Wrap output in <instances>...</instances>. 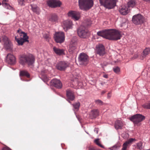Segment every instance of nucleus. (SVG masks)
Segmentation results:
<instances>
[{
    "label": "nucleus",
    "instance_id": "7ed1b4c3",
    "mask_svg": "<svg viewBox=\"0 0 150 150\" xmlns=\"http://www.w3.org/2000/svg\"><path fill=\"white\" fill-rule=\"evenodd\" d=\"M93 0H79V5L80 9L83 11L89 9L93 5Z\"/></svg>",
    "mask_w": 150,
    "mask_h": 150
},
{
    "label": "nucleus",
    "instance_id": "0eeeda50",
    "mask_svg": "<svg viewBox=\"0 0 150 150\" xmlns=\"http://www.w3.org/2000/svg\"><path fill=\"white\" fill-rule=\"evenodd\" d=\"M144 20L143 16L139 14L134 16L132 18L133 23L136 25H139L143 23Z\"/></svg>",
    "mask_w": 150,
    "mask_h": 150
},
{
    "label": "nucleus",
    "instance_id": "f03ea898",
    "mask_svg": "<svg viewBox=\"0 0 150 150\" xmlns=\"http://www.w3.org/2000/svg\"><path fill=\"white\" fill-rule=\"evenodd\" d=\"M34 57L31 54H24L21 55L19 57V63L22 65L26 64L28 66H32L35 62Z\"/></svg>",
    "mask_w": 150,
    "mask_h": 150
},
{
    "label": "nucleus",
    "instance_id": "72a5a7b5",
    "mask_svg": "<svg viewBox=\"0 0 150 150\" xmlns=\"http://www.w3.org/2000/svg\"><path fill=\"white\" fill-rule=\"evenodd\" d=\"M120 146V144H115L112 147L110 148V150H117Z\"/></svg>",
    "mask_w": 150,
    "mask_h": 150
},
{
    "label": "nucleus",
    "instance_id": "ddd939ff",
    "mask_svg": "<svg viewBox=\"0 0 150 150\" xmlns=\"http://www.w3.org/2000/svg\"><path fill=\"white\" fill-rule=\"evenodd\" d=\"M50 85L57 88H61L62 87L61 81L56 79H53L50 82Z\"/></svg>",
    "mask_w": 150,
    "mask_h": 150
},
{
    "label": "nucleus",
    "instance_id": "9d476101",
    "mask_svg": "<svg viewBox=\"0 0 150 150\" xmlns=\"http://www.w3.org/2000/svg\"><path fill=\"white\" fill-rule=\"evenodd\" d=\"M3 40L4 42V47L6 50H11L13 47V45L8 38L4 36L3 37Z\"/></svg>",
    "mask_w": 150,
    "mask_h": 150
},
{
    "label": "nucleus",
    "instance_id": "cd10ccee",
    "mask_svg": "<svg viewBox=\"0 0 150 150\" xmlns=\"http://www.w3.org/2000/svg\"><path fill=\"white\" fill-rule=\"evenodd\" d=\"M20 76H26L27 77H29L30 76V74L26 70H22L20 72Z\"/></svg>",
    "mask_w": 150,
    "mask_h": 150
},
{
    "label": "nucleus",
    "instance_id": "f3484780",
    "mask_svg": "<svg viewBox=\"0 0 150 150\" xmlns=\"http://www.w3.org/2000/svg\"><path fill=\"white\" fill-rule=\"evenodd\" d=\"M135 141V139L130 138L129 139L123 144L122 150H127V149L129 147L133 142Z\"/></svg>",
    "mask_w": 150,
    "mask_h": 150
},
{
    "label": "nucleus",
    "instance_id": "09e8293b",
    "mask_svg": "<svg viewBox=\"0 0 150 150\" xmlns=\"http://www.w3.org/2000/svg\"><path fill=\"white\" fill-rule=\"evenodd\" d=\"M106 92V91H102L101 93V94L103 95Z\"/></svg>",
    "mask_w": 150,
    "mask_h": 150
},
{
    "label": "nucleus",
    "instance_id": "f704fd0d",
    "mask_svg": "<svg viewBox=\"0 0 150 150\" xmlns=\"http://www.w3.org/2000/svg\"><path fill=\"white\" fill-rule=\"evenodd\" d=\"M32 9L33 11L36 13L38 14H39V8L37 6H32Z\"/></svg>",
    "mask_w": 150,
    "mask_h": 150
},
{
    "label": "nucleus",
    "instance_id": "58836bf2",
    "mask_svg": "<svg viewBox=\"0 0 150 150\" xmlns=\"http://www.w3.org/2000/svg\"><path fill=\"white\" fill-rule=\"evenodd\" d=\"M96 103L98 105H103V102L100 100H95Z\"/></svg>",
    "mask_w": 150,
    "mask_h": 150
},
{
    "label": "nucleus",
    "instance_id": "c756f323",
    "mask_svg": "<svg viewBox=\"0 0 150 150\" xmlns=\"http://www.w3.org/2000/svg\"><path fill=\"white\" fill-rule=\"evenodd\" d=\"M128 5L129 7H133L135 5L134 0H130L128 2Z\"/></svg>",
    "mask_w": 150,
    "mask_h": 150
},
{
    "label": "nucleus",
    "instance_id": "6e6552de",
    "mask_svg": "<svg viewBox=\"0 0 150 150\" xmlns=\"http://www.w3.org/2000/svg\"><path fill=\"white\" fill-rule=\"evenodd\" d=\"M88 57L85 53H80L78 57V61L80 64H86L88 62Z\"/></svg>",
    "mask_w": 150,
    "mask_h": 150
},
{
    "label": "nucleus",
    "instance_id": "6e6d98bb",
    "mask_svg": "<svg viewBox=\"0 0 150 150\" xmlns=\"http://www.w3.org/2000/svg\"><path fill=\"white\" fill-rule=\"evenodd\" d=\"M1 5V3L0 2V5Z\"/></svg>",
    "mask_w": 150,
    "mask_h": 150
},
{
    "label": "nucleus",
    "instance_id": "a878e982",
    "mask_svg": "<svg viewBox=\"0 0 150 150\" xmlns=\"http://www.w3.org/2000/svg\"><path fill=\"white\" fill-rule=\"evenodd\" d=\"M150 49L149 47L146 48L143 51L142 55V57L144 58L145 57L150 53Z\"/></svg>",
    "mask_w": 150,
    "mask_h": 150
},
{
    "label": "nucleus",
    "instance_id": "2eb2a0df",
    "mask_svg": "<svg viewBox=\"0 0 150 150\" xmlns=\"http://www.w3.org/2000/svg\"><path fill=\"white\" fill-rule=\"evenodd\" d=\"M75 40L73 41L72 40H71V44L69 46V51L71 53H72L75 52L76 50V38Z\"/></svg>",
    "mask_w": 150,
    "mask_h": 150
},
{
    "label": "nucleus",
    "instance_id": "473e14b6",
    "mask_svg": "<svg viewBox=\"0 0 150 150\" xmlns=\"http://www.w3.org/2000/svg\"><path fill=\"white\" fill-rule=\"evenodd\" d=\"M99 139H96L94 140V142L98 146L101 148H104V146L100 144V142L99 141Z\"/></svg>",
    "mask_w": 150,
    "mask_h": 150
},
{
    "label": "nucleus",
    "instance_id": "e433bc0d",
    "mask_svg": "<svg viewBox=\"0 0 150 150\" xmlns=\"http://www.w3.org/2000/svg\"><path fill=\"white\" fill-rule=\"evenodd\" d=\"M137 149L140 150L142 149H143L142 143L141 142L138 143L137 144Z\"/></svg>",
    "mask_w": 150,
    "mask_h": 150
},
{
    "label": "nucleus",
    "instance_id": "393cba45",
    "mask_svg": "<svg viewBox=\"0 0 150 150\" xmlns=\"http://www.w3.org/2000/svg\"><path fill=\"white\" fill-rule=\"evenodd\" d=\"M123 126V123L120 120H117L115 122V127L117 129H121Z\"/></svg>",
    "mask_w": 150,
    "mask_h": 150
},
{
    "label": "nucleus",
    "instance_id": "a211bd4d",
    "mask_svg": "<svg viewBox=\"0 0 150 150\" xmlns=\"http://www.w3.org/2000/svg\"><path fill=\"white\" fill-rule=\"evenodd\" d=\"M96 50L97 54L100 56H103L105 53V48L103 45H99L97 47Z\"/></svg>",
    "mask_w": 150,
    "mask_h": 150
},
{
    "label": "nucleus",
    "instance_id": "39448f33",
    "mask_svg": "<svg viewBox=\"0 0 150 150\" xmlns=\"http://www.w3.org/2000/svg\"><path fill=\"white\" fill-rule=\"evenodd\" d=\"M145 118V117L141 114H136L131 117L130 120L135 125H137Z\"/></svg>",
    "mask_w": 150,
    "mask_h": 150
},
{
    "label": "nucleus",
    "instance_id": "dca6fc26",
    "mask_svg": "<svg viewBox=\"0 0 150 150\" xmlns=\"http://www.w3.org/2000/svg\"><path fill=\"white\" fill-rule=\"evenodd\" d=\"M72 22L69 20H66L63 22L62 26L65 31H67L68 29L72 28Z\"/></svg>",
    "mask_w": 150,
    "mask_h": 150
},
{
    "label": "nucleus",
    "instance_id": "a19ab883",
    "mask_svg": "<svg viewBox=\"0 0 150 150\" xmlns=\"http://www.w3.org/2000/svg\"><path fill=\"white\" fill-rule=\"evenodd\" d=\"M92 24L91 21L90 20H88L86 22V25L87 26H90Z\"/></svg>",
    "mask_w": 150,
    "mask_h": 150
},
{
    "label": "nucleus",
    "instance_id": "4468645a",
    "mask_svg": "<svg viewBox=\"0 0 150 150\" xmlns=\"http://www.w3.org/2000/svg\"><path fill=\"white\" fill-rule=\"evenodd\" d=\"M48 5L52 8H55L60 6L61 3L59 1L49 0L47 2Z\"/></svg>",
    "mask_w": 150,
    "mask_h": 150
},
{
    "label": "nucleus",
    "instance_id": "37998d69",
    "mask_svg": "<svg viewBox=\"0 0 150 150\" xmlns=\"http://www.w3.org/2000/svg\"><path fill=\"white\" fill-rule=\"evenodd\" d=\"M2 150H11L8 147H5L3 148Z\"/></svg>",
    "mask_w": 150,
    "mask_h": 150
},
{
    "label": "nucleus",
    "instance_id": "5fc2aeb1",
    "mask_svg": "<svg viewBox=\"0 0 150 150\" xmlns=\"http://www.w3.org/2000/svg\"><path fill=\"white\" fill-rule=\"evenodd\" d=\"M1 106H2L0 104V107H1Z\"/></svg>",
    "mask_w": 150,
    "mask_h": 150
},
{
    "label": "nucleus",
    "instance_id": "aec40b11",
    "mask_svg": "<svg viewBox=\"0 0 150 150\" xmlns=\"http://www.w3.org/2000/svg\"><path fill=\"white\" fill-rule=\"evenodd\" d=\"M66 95L68 99L73 100L75 98L74 92L71 89H68L66 90Z\"/></svg>",
    "mask_w": 150,
    "mask_h": 150
},
{
    "label": "nucleus",
    "instance_id": "b1692460",
    "mask_svg": "<svg viewBox=\"0 0 150 150\" xmlns=\"http://www.w3.org/2000/svg\"><path fill=\"white\" fill-rule=\"evenodd\" d=\"M119 10L120 13L122 15H126L128 12V8L125 6H122Z\"/></svg>",
    "mask_w": 150,
    "mask_h": 150
},
{
    "label": "nucleus",
    "instance_id": "1a4fd4ad",
    "mask_svg": "<svg viewBox=\"0 0 150 150\" xmlns=\"http://www.w3.org/2000/svg\"><path fill=\"white\" fill-rule=\"evenodd\" d=\"M88 31L83 26H81L77 30L78 35L82 38H85L87 36Z\"/></svg>",
    "mask_w": 150,
    "mask_h": 150
},
{
    "label": "nucleus",
    "instance_id": "5701e85b",
    "mask_svg": "<svg viewBox=\"0 0 150 150\" xmlns=\"http://www.w3.org/2000/svg\"><path fill=\"white\" fill-rule=\"evenodd\" d=\"M53 50L55 53L57 54L61 55L64 54V50L60 49L55 47H53Z\"/></svg>",
    "mask_w": 150,
    "mask_h": 150
},
{
    "label": "nucleus",
    "instance_id": "7c9ffc66",
    "mask_svg": "<svg viewBox=\"0 0 150 150\" xmlns=\"http://www.w3.org/2000/svg\"><path fill=\"white\" fill-rule=\"evenodd\" d=\"M2 5L4 8L7 9H10L12 8V7L9 4L7 3L2 2Z\"/></svg>",
    "mask_w": 150,
    "mask_h": 150
},
{
    "label": "nucleus",
    "instance_id": "f257e3e1",
    "mask_svg": "<svg viewBox=\"0 0 150 150\" xmlns=\"http://www.w3.org/2000/svg\"><path fill=\"white\" fill-rule=\"evenodd\" d=\"M98 35L106 39L112 40H117L120 39L121 35L120 31L114 29L105 30L97 33Z\"/></svg>",
    "mask_w": 150,
    "mask_h": 150
},
{
    "label": "nucleus",
    "instance_id": "412c9836",
    "mask_svg": "<svg viewBox=\"0 0 150 150\" xmlns=\"http://www.w3.org/2000/svg\"><path fill=\"white\" fill-rule=\"evenodd\" d=\"M48 19L52 23H56L58 22V17L56 14L52 13L49 15Z\"/></svg>",
    "mask_w": 150,
    "mask_h": 150
},
{
    "label": "nucleus",
    "instance_id": "49530a36",
    "mask_svg": "<svg viewBox=\"0 0 150 150\" xmlns=\"http://www.w3.org/2000/svg\"><path fill=\"white\" fill-rule=\"evenodd\" d=\"M111 97V94L110 93H109L108 94L107 97L108 98H110Z\"/></svg>",
    "mask_w": 150,
    "mask_h": 150
},
{
    "label": "nucleus",
    "instance_id": "8fccbe9b",
    "mask_svg": "<svg viewBox=\"0 0 150 150\" xmlns=\"http://www.w3.org/2000/svg\"><path fill=\"white\" fill-rule=\"evenodd\" d=\"M3 2H8V0H2Z\"/></svg>",
    "mask_w": 150,
    "mask_h": 150
},
{
    "label": "nucleus",
    "instance_id": "de8ad7c7",
    "mask_svg": "<svg viewBox=\"0 0 150 150\" xmlns=\"http://www.w3.org/2000/svg\"><path fill=\"white\" fill-rule=\"evenodd\" d=\"M103 77L105 78H108V76L107 74H104V75H103Z\"/></svg>",
    "mask_w": 150,
    "mask_h": 150
},
{
    "label": "nucleus",
    "instance_id": "a18cd8bd",
    "mask_svg": "<svg viewBox=\"0 0 150 150\" xmlns=\"http://www.w3.org/2000/svg\"><path fill=\"white\" fill-rule=\"evenodd\" d=\"M98 128H95L94 129V132L96 133L97 134L98 133Z\"/></svg>",
    "mask_w": 150,
    "mask_h": 150
},
{
    "label": "nucleus",
    "instance_id": "20e7f679",
    "mask_svg": "<svg viewBox=\"0 0 150 150\" xmlns=\"http://www.w3.org/2000/svg\"><path fill=\"white\" fill-rule=\"evenodd\" d=\"M101 5L106 8L111 9L114 7L116 4V0H99Z\"/></svg>",
    "mask_w": 150,
    "mask_h": 150
},
{
    "label": "nucleus",
    "instance_id": "4be33fe9",
    "mask_svg": "<svg viewBox=\"0 0 150 150\" xmlns=\"http://www.w3.org/2000/svg\"><path fill=\"white\" fill-rule=\"evenodd\" d=\"M7 58L8 63L10 64H13L15 62V57L11 54H8L7 56Z\"/></svg>",
    "mask_w": 150,
    "mask_h": 150
},
{
    "label": "nucleus",
    "instance_id": "f8f14e48",
    "mask_svg": "<svg viewBox=\"0 0 150 150\" xmlns=\"http://www.w3.org/2000/svg\"><path fill=\"white\" fill-rule=\"evenodd\" d=\"M68 16L71 17L75 21L78 20L80 16V13L74 11H70L68 13Z\"/></svg>",
    "mask_w": 150,
    "mask_h": 150
},
{
    "label": "nucleus",
    "instance_id": "79ce46f5",
    "mask_svg": "<svg viewBox=\"0 0 150 150\" xmlns=\"http://www.w3.org/2000/svg\"><path fill=\"white\" fill-rule=\"evenodd\" d=\"M88 150H100L99 149H97L96 148L94 147H90L89 148Z\"/></svg>",
    "mask_w": 150,
    "mask_h": 150
},
{
    "label": "nucleus",
    "instance_id": "ea45409f",
    "mask_svg": "<svg viewBox=\"0 0 150 150\" xmlns=\"http://www.w3.org/2000/svg\"><path fill=\"white\" fill-rule=\"evenodd\" d=\"M18 1L19 5L21 6L24 5L25 1L24 0H18Z\"/></svg>",
    "mask_w": 150,
    "mask_h": 150
},
{
    "label": "nucleus",
    "instance_id": "4c0bfd02",
    "mask_svg": "<svg viewBox=\"0 0 150 150\" xmlns=\"http://www.w3.org/2000/svg\"><path fill=\"white\" fill-rule=\"evenodd\" d=\"M120 68L118 67H115L113 68V71L116 73H118L120 71Z\"/></svg>",
    "mask_w": 150,
    "mask_h": 150
},
{
    "label": "nucleus",
    "instance_id": "423d86ee",
    "mask_svg": "<svg viewBox=\"0 0 150 150\" xmlns=\"http://www.w3.org/2000/svg\"><path fill=\"white\" fill-rule=\"evenodd\" d=\"M54 38L57 43H62L65 40L64 33L63 32H56L54 34Z\"/></svg>",
    "mask_w": 150,
    "mask_h": 150
},
{
    "label": "nucleus",
    "instance_id": "c9c22d12",
    "mask_svg": "<svg viewBox=\"0 0 150 150\" xmlns=\"http://www.w3.org/2000/svg\"><path fill=\"white\" fill-rule=\"evenodd\" d=\"M143 107L145 109H150V101L144 104Z\"/></svg>",
    "mask_w": 150,
    "mask_h": 150
},
{
    "label": "nucleus",
    "instance_id": "bb28decb",
    "mask_svg": "<svg viewBox=\"0 0 150 150\" xmlns=\"http://www.w3.org/2000/svg\"><path fill=\"white\" fill-rule=\"evenodd\" d=\"M91 115L93 118H95L99 115V112L98 110L94 109L92 110L91 112Z\"/></svg>",
    "mask_w": 150,
    "mask_h": 150
},
{
    "label": "nucleus",
    "instance_id": "3c124183",
    "mask_svg": "<svg viewBox=\"0 0 150 150\" xmlns=\"http://www.w3.org/2000/svg\"><path fill=\"white\" fill-rule=\"evenodd\" d=\"M100 84L101 85L103 86L104 84H105V82H102V83H100Z\"/></svg>",
    "mask_w": 150,
    "mask_h": 150
},
{
    "label": "nucleus",
    "instance_id": "864d4df0",
    "mask_svg": "<svg viewBox=\"0 0 150 150\" xmlns=\"http://www.w3.org/2000/svg\"><path fill=\"white\" fill-rule=\"evenodd\" d=\"M1 37L0 36V42H1Z\"/></svg>",
    "mask_w": 150,
    "mask_h": 150
},
{
    "label": "nucleus",
    "instance_id": "6ab92c4d",
    "mask_svg": "<svg viewBox=\"0 0 150 150\" xmlns=\"http://www.w3.org/2000/svg\"><path fill=\"white\" fill-rule=\"evenodd\" d=\"M28 37L26 36L25 38L23 37L21 38H18L16 36L15 37V40L17 42L18 44L19 45H23L24 42H28Z\"/></svg>",
    "mask_w": 150,
    "mask_h": 150
},
{
    "label": "nucleus",
    "instance_id": "2f4dec72",
    "mask_svg": "<svg viewBox=\"0 0 150 150\" xmlns=\"http://www.w3.org/2000/svg\"><path fill=\"white\" fill-rule=\"evenodd\" d=\"M74 108L76 110H78L80 106V103L79 102L75 103L72 104Z\"/></svg>",
    "mask_w": 150,
    "mask_h": 150
},
{
    "label": "nucleus",
    "instance_id": "c85d7f7f",
    "mask_svg": "<svg viewBox=\"0 0 150 150\" xmlns=\"http://www.w3.org/2000/svg\"><path fill=\"white\" fill-rule=\"evenodd\" d=\"M17 32L21 36L23 37V38L28 36L27 34L24 32L22 31L21 29H18L17 30Z\"/></svg>",
    "mask_w": 150,
    "mask_h": 150
},
{
    "label": "nucleus",
    "instance_id": "9b49d317",
    "mask_svg": "<svg viewBox=\"0 0 150 150\" xmlns=\"http://www.w3.org/2000/svg\"><path fill=\"white\" fill-rule=\"evenodd\" d=\"M69 66L68 64L65 61H60L56 65V67L60 71H64Z\"/></svg>",
    "mask_w": 150,
    "mask_h": 150
},
{
    "label": "nucleus",
    "instance_id": "603ef678",
    "mask_svg": "<svg viewBox=\"0 0 150 150\" xmlns=\"http://www.w3.org/2000/svg\"><path fill=\"white\" fill-rule=\"evenodd\" d=\"M144 0L146 1H147V2L150 1V0Z\"/></svg>",
    "mask_w": 150,
    "mask_h": 150
},
{
    "label": "nucleus",
    "instance_id": "c03bdc74",
    "mask_svg": "<svg viewBox=\"0 0 150 150\" xmlns=\"http://www.w3.org/2000/svg\"><path fill=\"white\" fill-rule=\"evenodd\" d=\"M138 57V55L137 54H135L133 58L134 59L137 58Z\"/></svg>",
    "mask_w": 150,
    "mask_h": 150
}]
</instances>
